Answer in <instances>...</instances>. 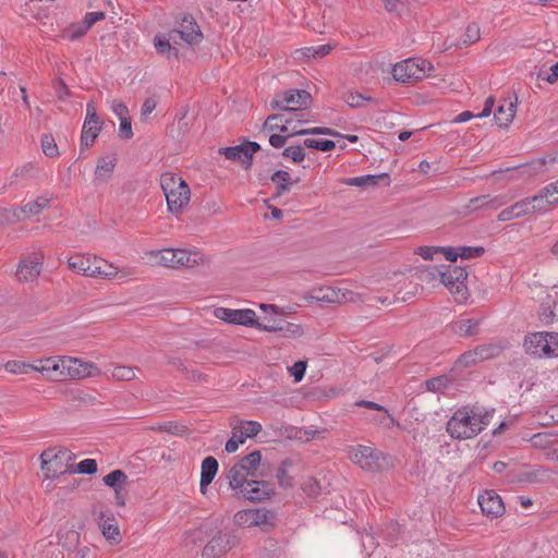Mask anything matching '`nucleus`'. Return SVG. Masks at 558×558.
Wrapping results in <instances>:
<instances>
[{"instance_id":"13","label":"nucleus","mask_w":558,"mask_h":558,"mask_svg":"<svg viewBox=\"0 0 558 558\" xmlns=\"http://www.w3.org/2000/svg\"><path fill=\"white\" fill-rule=\"evenodd\" d=\"M272 520L274 514L265 508L243 509L233 517L234 524L242 529L272 524Z\"/></svg>"},{"instance_id":"52","label":"nucleus","mask_w":558,"mask_h":558,"mask_svg":"<svg viewBox=\"0 0 558 558\" xmlns=\"http://www.w3.org/2000/svg\"><path fill=\"white\" fill-rule=\"evenodd\" d=\"M306 367V361H298L293 365L288 367V373L290 376L293 377L295 383H300L304 378Z\"/></svg>"},{"instance_id":"24","label":"nucleus","mask_w":558,"mask_h":558,"mask_svg":"<svg viewBox=\"0 0 558 558\" xmlns=\"http://www.w3.org/2000/svg\"><path fill=\"white\" fill-rule=\"evenodd\" d=\"M181 189L168 195L167 205L168 210L174 215L182 214L185 206H187L191 198V191L186 182L180 183Z\"/></svg>"},{"instance_id":"14","label":"nucleus","mask_w":558,"mask_h":558,"mask_svg":"<svg viewBox=\"0 0 558 558\" xmlns=\"http://www.w3.org/2000/svg\"><path fill=\"white\" fill-rule=\"evenodd\" d=\"M102 122L93 101L86 105V118L81 134V149H88L101 131Z\"/></svg>"},{"instance_id":"42","label":"nucleus","mask_w":558,"mask_h":558,"mask_svg":"<svg viewBox=\"0 0 558 558\" xmlns=\"http://www.w3.org/2000/svg\"><path fill=\"white\" fill-rule=\"evenodd\" d=\"M451 383V379L447 375L437 376L426 380V389L430 392H442L446 390Z\"/></svg>"},{"instance_id":"59","label":"nucleus","mask_w":558,"mask_h":558,"mask_svg":"<svg viewBox=\"0 0 558 558\" xmlns=\"http://www.w3.org/2000/svg\"><path fill=\"white\" fill-rule=\"evenodd\" d=\"M119 137L122 140H131L133 137L131 118L120 120Z\"/></svg>"},{"instance_id":"33","label":"nucleus","mask_w":558,"mask_h":558,"mask_svg":"<svg viewBox=\"0 0 558 558\" xmlns=\"http://www.w3.org/2000/svg\"><path fill=\"white\" fill-rule=\"evenodd\" d=\"M529 202H525V199H521L517 202L515 204L505 208L498 214V220L499 221H509L514 218H520L529 214Z\"/></svg>"},{"instance_id":"47","label":"nucleus","mask_w":558,"mask_h":558,"mask_svg":"<svg viewBox=\"0 0 558 558\" xmlns=\"http://www.w3.org/2000/svg\"><path fill=\"white\" fill-rule=\"evenodd\" d=\"M104 536L113 543L120 542V530L114 520L105 521L101 525Z\"/></svg>"},{"instance_id":"4","label":"nucleus","mask_w":558,"mask_h":558,"mask_svg":"<svg viewBox=\"0 0 558 558\" xmlns=\"http://www.w3.org/2000/svg\"><path fill=\"white\" fill-rule=\"evenodd\" d=\"M221 320L230 325L254 327L262 331L279 332L283 337L300 333L298 324L287 322L282 316H220Z\"/></svg>"},{"instance_id":"1","label":"nucleus","mask_w":558,"mask_h":558,"mask_svg":"<svg viewBox=\"0 0 558 558\" xmlns=\"http://www.w3.org/2000/svg\"><path fill=\"white\" fill-rule=\"evenodd\" d=\"M360 301H362V298L359 293L347 289L342 290L332 287H316L307 293L299 296L293 305L288 306V312H284L275 304L260 303L257 306L260 311H271L272 314H294L296 308L314 307V305L319 308H324L329 304L357 303Z\"/></svg>"},{"instance_id":"26","label":"nucleus","mask_w":558,"mask_h":558,"mask_svg":"<svg viewBox=\"0 0 558 558\" xmlns=\"http://www.w3.org/2000/svg\"><path fill=\"white\" fill-rule=\"evenodd\" d=\"M344 184L351 186L366 187L376 185H390V177L388 173L367 174L362 177L349 178L343 181Z\"/></svg>"},{"instance_id":"28","label":"nucleus","mask_w":558,"mask_h":558,"mask_svg":"<svg viewBox=\"0 0 558 558\" xmlns=\"http://www.w3.org/2000/svg\"><path fill=\"white\" fill-rule=\"evenodd\" d=\"M218 471V461L214 457H207L203 460L201 466L199 490L206 494L208 485L213 482Z\"/></svg>"},{"instance_id":"44","label":"nucleus","mask_w":558,"mask_h":558,"mask_svg":"<svg viewBox=\"0 0 558 558\" xmlns=\"http://www.w3.org/2000/svg\"><path fill=\"white\" fill-rule=\"evenodd\" d=\"M344 101L352 108H360L364 106V102H376L373 97H365L359 92H348L343 96Z\"/></svg>"},{"instance_id":"19","label":"nucleus","mask_w":558,"mask_h":558,"mask_svg":"<svg viewBox=\"0 0 558 558\" xmlns=\"http://www.w3.org/2000/svg\"><path fill=\"white\" fill-rule=\"evenodd\" d=\"M41 470L46 478L57 480L66 473H72V466L63 464L59 454L52 450H46L40 456Z\"/></svg>"},{"instance_id":"5","label":"nucleus","mask_w":558,"mask_h":558,"mask_svg":"<svg viewBox=\"0 0 558 558\" xmlns=\"http://www.w3.org/2000/svg\"><path fill=\"white\" fill-rule=\"evenodd\" d=\"M525 352L537 359L558 357V332L537 331L525 336Z\"/></svg>"},{"instance_id":"34","label":"nucleus","mask_w":558,"mask_h":558,"mask_svg":"<svg viewBox=\"0 0 558 558\" xmlns=\"http://www.w3.org/2000/svg\"><path fill=\"white\" fill-rule=\"evenodd\" d=\"M49 204V199L47 198H38L34 202L25 204L23 207L13 210V216L16 220H21L24 217H29L33 215H37L41 211V209L46 208Z\"/></svg>"},{"instance_id":"3","label":"nucleus","mask_w":558,"mask_h":558,"mask_svg":"<svg viewBox=\"0 0 558 558\" xmlns=\"http://www.w3.org/2000/svg\"><path fill=\"white\" fill-rule=\"evenodd\" d=\"M420 278L422 280H436L445 286L452 294L456 295L458 302L466 300L468 288L465 281L468 271L461 266H429L421 270Z\"/></svg>"},{"instance_id":"31","label":"nucleus","mask_w":558,"mask_h":558,"mask_svg":"<svg viewBox=\"0 0 558 558\" xmlns=\"http://www.w3.org/2000/svg\"><path fill=\"white\" fill-rule=\"evenodd\" d=\"M171 31L168 33V36L158 34L154 38V46L156 48V51L161 54L166 56L168 59H175L179 60V49L171 44Z\"/></svg>"},{"instance_id":"48","label":"nucleus","mask_w":558,"mask_h":558,"mask_svg":"<svg viewBox=\"0 0 558 558\" xmlns=\"http://www.w3.org/2000/svg\"><path fill=\"white\" fill-rule=\"evenodd\" d=\"M304 146L307 148H314L322 151H330L335 149L336 144L331 140H314V138H306L304 141Z\"/></svg>"},{"instance_id":"7","label":"nucleus","mask_w":558,"mask_h":558,"mask_svg":"<svg viewBox=\"0 0 558 558\" xmlns=\"http://www.w3.org/2000/svg\"><path fill=\"white\" fill-rule=\"evenodd\" d=\"M351 461L363 470L377 471L384 468L386 457L381 452L368 446H352L349 448Z\"/></svg>"},{"instance_id":"2","label":"nucleus","mask_w":558,"mask_h":558,"mask_svg":"<svg viewBox=\"0 0 558 558\" xmlns=\"http://www.w3.org/2000/svg\"><path fill=\"white\" fill-rule=\"evenodd\" d=\"M494 412V409L462 407L448 420L446 430L453 439L466 440L474 438L489 425Z\"/></svg>"},{"instance_id":"25","label":"nucleus","mask_w":558,"mask_h":558,"mask_svg":"<svg viewBox=\"0 0 558 558\" xmlns=\"http://www.w3.org/2000/svg\"><path fill=\"white\" fill-rule=\"evenodd\" d=\"M506 203L507 199L502 195L490 196L487 194L471 198L465 205V209L469 211H475L478 209L495 210L504 206Z\"/></svg>"},{"instance_id":"62","label":"nucleus","mask_w":558,"mask_h":558,"mask_svg":"<svg viewBox=\"0 0 558 558\" xmlns=\"http://www.w3.org/2000/svg\"><path fill=\"white\" fill-rule=\"evenodd\" d=\"M112 112L120 119L130 118L128 107L118 100H113L111 106Z\"/></svg>"},{"instance_id":"50","label":"nucleus","mask_w":558,"mask_h":558,"mask_svg":"<svg viewBox=\"0 0 558 558\" xmlns=\"http://www.w3.org/2000/svg\"><path fill=\"white\" fill-rule=\"evenodd\" d=\"M97 472V462L95 459H84L80 461L75 469L72 470V473L87 474L92 475Z\"/></svg>"},{"instance_id":"30","label":"nucleus","mask_w":558,"mask_h":558,"mask_svg":"<svg viewBox=\"0 0 558 558\" xmlns=\"http://www.w3.org/2000/svg\"><path fill=\"white\" fill-rule=\"evenodd\" d=\"M518 98L515 97L514 101L512 100H504V104H500L495 112V121L500 128H507L513 120L515 116V107H517Z\"/></svg>"},{"instance_id":"18","label":"nucleus","mask_w":558,"mask_h":558,"mask_svg":"<svg viewBox=\"0 0 558 558\" xmlns=\"http://www.w3.org/2000/svg\"><path fill=\"white\" fill-rule=\"evenodd\" d=\"M238 544V537L231 533L219 532L204 547V558H216L232 549Z\"/></svg>"},{"instance_id":"12","label":"nucleus","mask_w":558,"mask_h":558,"mask_svg":"<svg viewBox=\"0 0 558 558\" xmlns=\"http://www.w3.org/2000/svg\"><path fill=\"white\" fill-rule=\"evenodd\" d=\"M433 65L425 60L420 63L414 59H408L397 63L392 69V76L398 82H409L411 78L418 80L430 71Z\"/></svg>"},{"instance_id":"32","label":"nucleus","mask_w":558,"mask_h":558,"mask_svg":"<svg viewBox=\"0 0 558 558\" xmlns=\"http://www.w3.org/2000/svg\"><path fill=\"white\" fill-rule=\"evenodd\" d=\"M481 320L474 316L452 323V330L459 336H473L480 329Z\"/></svg>"},{"instance_id":"27","label":"nucleus","mask_w":558,"mask_h":558,"mask_svg":"<svg viewBox=\"0 0 558 558\" xmlns=\"http://www.w3.org/2000/svg\"><path fill=\"white\" fill-rule=\"evenodd\" d=\"M102 482L106 486L114 489L118 505L123 506L124 499L121 497V493L128 483L126 474L121 470H113L104 476Z\"/></svg>"},{"instance_id":"38","label":"nucleus","mask_w":558,"mask_h":558,"mask_svg":"<svg viewBox=\"0 0 558 558\" xmlns=\"http://www.w3.org/2000/svg\"><path fill=\"white\" fill-rule=\"evenodd\" d=\"M185 182L182 178L177 177L174 173H163L160 178V185L167 197L171 193L175 192L177 189H181L180 183Z\"/></svg>"},{"instance_id":"60","label":"nucleus","mask_w":558,"mask_h":558,"mask_svg":"<svg viewBox=\"0 0 558 558\" xmlns=\"http://www.w3.org/2000/svg\"><path fill=\"white\" fill-rule=\"evenodd\" d=\"M106 17V14L101 11L98 12H87L83 19V23L85 24V28L89 29L95 23L102 21Z\"/></svg>"},{"instance_id":"11","label":"nucleus","mask_w":558,"mask_h":558,"mask_svg":"<svg viewBox=\"0 0 558 558\" xmlns=\"http://www.w3.org/2000/svg\"><path fill=\"white\" fill-rule=\"evenodd\" d=\"M102 263V259L90 255H74L68 260L70 269L77 274H82L87 277L112 279L113 272L99 271V265Z\"/></svg>"},{"instance_id":"10","label":"nucleus","mask_w":558,"mask_h":558,"mask_svg":"<svg viewBox=\"0 0 558 558\" xmlns=\"http://www.w3.org/2000/svg\"><path fill=\"white\" fill-rule=\"evenodd\" d=\"M178 24L177 28L171 29V38L174 45L178 44L179 39L191 46L198 45L203 40V33L191 14H183Z\"/></svg>"},{"instance_id":"40","label":"nucleus","mask_w":558,"mask_h":558,"mask_svg":"<svg viewBox=\"0 0 558 558\" xmlns=\"http://www.w3.org/2000/svg\"><path fill=\"white\" fill-rule=\"evenodd\" d=\"M40 145L46 157L56 158L59 156V148L52 134H43Z\"/></svg>"},{"instance_id":"61","label":"nucleus","mask_w":558,"mask_h":558,"mask_svg":"<svg viewBox=\"0 0 558 558\" xmlns=\"http://www.w3.org/2000/svg\"><path fill=\"white\" fill-rule=\"evenodd\" d=\"M440 248L441 246H418L415 250V253L422 258L429 260L433 259L434 254L440 253Z\"/></svg>"},{"instance_id":"29","label":"nucleus","mask_w":558,"mask_h":558,"mask_svg":"<svg viewBox=\"0 0 558 558\" xmlns=\"http://www.w3.org/2000/svg\"><path fill=\"white\" fill-rule=\"evenodd\" d=\"M556 161H558L557 154H548L547 156H544L538 159H534L524 165L514 167L513 169L521 171L522 175L532 177V175H535L536 173L543 171L544 167L548 162H556Z\"/></svg>"},{"instance_id":"57","label":"nucleus","mask_w":558,"mask_h":558,"mask_svg":"<svg viewBox=\"0 0 558 558\" xmlns=\"http://www.w3.org/2000/svg\"><path fill=\"white\" fill-rule=\"evenodd\" d=\"M478 39H480L478 25L475 23L468 25V27L465 29L464 38H463V44L471 45V44H474L475 41H477Z\"/></svg>"},{"instance_id":"49","label":"nucleus","mask_w":558,"mask_h":558,"mask_svg":"<svg viewBox=\"0 0 558 558\" xmlns=\"http://www.w3.org/2000/svg\"><path fill=\"white\" fill-rule=\"evenodd\" d=\"M85 24L82 22L80 23H73L71 24L65 31L63 37L68 38L69 40H76L81 37H83L88 29L84 27Z\"/></svg>"},{"instance_id":"64","label":"nucleus","mask_w":558,"mask_h":558,"mask_svg":"<svg viewBox=\"0 0 558 558\" xmlns=\"http://www.w3.org/2000/svg\"><path fill=\"white\" fill-rule=\"evenodd\" d=\"M303 489L304 492L311 496V497H314L317 495L318 490H319V485L318 483L313 480V478H310L303 486Z\"/></svg>"},{"instance_id":"20","label":"nucleus","mask_w":558,"mask_h":558,"mask_svg":"<svg viewBox=\"0 0 558 558\" xmlns=\"http://www.w3.org/2000/svg\"><path fill=\"white\" fill-rule=\"evenodd\" d=\"M69 359V356H49L45 359H37L36 363H40V366H37L35 364V367H33V371L39 372L44 375H49L50 373L53 374V377H51L54 380H64L65 379V367L66 363L65 360Z\"/></svg>"},{"instance_id":"35","label":"nucleus","mask_w":558,"mask_h":558,"mask_svg":"<svg viewBox=\"0 0 558 558\" xmlns=\"http://www.w3.org/2000/svg\"><path fill=\"white\" fill-rule=\"evenodd\" d=\"M262 454L258 450L252 451L243 457L235 465L248 476H254L260 464Z\"/></svg>"},{"instance_id":"41","label":"nucleus","mask_w":558,"mask_h":558,"mask_svg":"<svg viewBox=\"0 0 558 558\" xmlns=\"http://www.w3.org/2000/svg\"><path fill=\"white\" fill-rule=\"evenodd\" d=\"M116 167V159L101 157L98 159L95 175L99 178H109Z\"/></svg>"},{"instance_id":"15","label":"nucleus","mask_w":558,"mask_h":558,"mask_svg":"<svg viewBox=\"0 0 558 558\" xmlns=\"http://www.w3.org/2000/svg\"><path fill=\"white\" fill-rule=\"evenodd\" d=\"M262 430V425L256 421H242L232 428V435L226 442V451L233 453L239 446L244 444L247 438L255 437Z\"/></svg>"},{"instance_id":"51","label":"nucleus","mask_w":558,"mask_h":558,"mask_svg":"<svg viewBox=\"0 0 558 558\" xmlns=\"http://www.w3.org/2000/svg\"><path fill=\"white\" fill-rule=\"evenodd\" d=\"M290 119H286L283 114L275 113L267 117L264 122V129L268 131L278 130L282 123L289 124Z\"/></svg>"},{"instance_id":"16","label":"nucleus","mask_w":558,"mask_h":558,"mask_svg":"<svg viewBox=\"0 0 558 558\" xmlns=\"http://www.w3.org/2000/svg\"><path fill=\"white\" fill-rule=\"evenodd\" d=\"M65 362H68L65 379H84L101 375L100 368L93 362L72 356H69Z\"/></svg>"},{"instance_id":"63","label":"nucleus","mask_w":558,"mask_h":558,"mask_svg":"<svg viewBox=\"0 0 558 558\" xmlns=\"http://www.w3.org/2000/svg\"><path fill=\"white\" fill-rule=\"evenodd\" d=\"M290 179V173L286 170H277L270 178L271 182L275 184L289 183Z\"/></svg>"},{"instance_id":"17","label":"nucleus","mask_w":558,"mask_h":558,"mask_svg":"<svg viewBox=\"0 0 558 558\" xmlns=\"http://www.w3.org/2000/svg\"><path fill=\"white\" fill-rule=\"evenodd\" d=\"M500 352L501 347L496 343L480 345L474 350H470L461 354L457 361V366L469 367L485 360L496 357L500 354Z\"/></svg>"},{"instance_id":"39","label":"nucleus","mask_w":558,"mask_h":558,"mask_svg":"<svg viewBox=\"0 0 558 558\" xmlns=\"http://www.w3.org/2000/svg\"><path fill=\"white\" fill-rule=\"evenodd\" d=\"M35 364H28L25 361L12 360L3 364V368L14 375H26L33 371Z\"/></svg>"},{"instance_id":"58","label":"nucleus","mask_w":558,"mask_h":558,"mask_svg":"<svg viewBox=\"0 0 558 558\" xmlns=\"http://www.w3.org/2000/svg\"><path fill=\"white\" fill-rule=\"evenodd\" d=\"M157 106V99L155 97H148L144 100L141 109V120L147 121L149 114L155 110Z\"/></svg>"},{"instance_id":"21","label":"nucleus","mask_w":558,"mask_h":558,"mask_svg":"<svg viewBox=\"0 0 558 558\" xmlns=\"http://www.w3.org/2000/svg\"><path fill=\"white\" fill-rule=\"evenodd\" d=\"M41 272V257L33 255L20 262L15 276L19 282H32Z\"/></svg>"},{"instance_id":"46","label":"nucleus","mask_w":558,"mask_h":558,"mask_svg":"<svg viewBox=\"0 0 558 558\" xmlns=\"http://www.w3.org/2000/svg\"><path fill=\"white\" fill-rule=\"evenodd\" d=\"M530 441H531L532 447L544 450V453L548 449L554 448L550 446L551 445V435L548 433L535 434L530 438Z\"/></svg>"},{"instance_id":"43","label":"nucleus","mask_w":558,"mask_h":558,"mask_svg":"<svg viewBox=\"0 0 558 558\" xmlns=\"http://www.w3.org/2000/svg\"><path fill=\"white\" fill-rule=\"evenodd\" d=\"M110 376L114 380L130 381L135 379L136 374L134 368L125 365H118L111 369Z\"/></svg>"},{"instance_id":"55","label":"nucleus","mask_w":558,"mask_h":558,"mask_svg":"<svg viewBox=\"0 0 558 558\" xmlns=\"http://www.w3.org/2000/svg\"><path fill=\"white\" fill-rule=\"evenodd\" d=\"M282 156L291 158L294 162H301L305 158V151L302 146H289L282 151Z\"/></svg>"},{"instance_id":"54","label":"nucleus","mask_w":558,"mask_h":558,"mask_svg":"<svg viewBox=\"0 0 558 558\" xmlns=\"http://www.w3.org/2000/svg\"><path fill=\"white\" fill-rule=\"evenodd\" d=\"M459 257L463 259H471L480 257L484 254L485 250L482 246H459Z\"/></svg>"},{"instance_id":"45","label":"nucleus","mask_w":558,"mask_h":558,"mask_svg":"<svg viewBox=\"0 0 558 558\" xmlns=\"http://www.w3.org/2000/svg\"><path fill=\"white\" fill-rule=\"evenodd\" d=\"M202 310L211 311V314H256L254 308L243 307V308H226L221 306H217L215 304L205 305Z\"/></svg>"},{"instance_id":"56","label":"nucleus","mask_w":558,"mask_h":558,"mask_svg":"<svg viewBox=\"0 0 558 558\" xmlns=\"http://www.w3.org/2000/svg\"><path fill=\"white\" fill-rule=\"evenodd\" d=\"M357 407H362V408H367V409H372V410H376V411H383L387 418L389 420V425H398L397 421L395 417H392L387 409H385L383 405L376 403V402H373V401H367V400H360L355 403Z\"/></svg>"},{"instance_id":"6","label":"nucleus","mask_w":558,"mask_h":558,"mask_svg":"<svg viewBox=\"0 0 558 558\" xmlns=\"http://www.w3.org/2000/svg\"><path fill=\"white\" fill-rule=\"evenodd\" d=\"M312 104V95L304 89H290L278 93L270 101L272 110L300 111Z\"/></svg>"},{"instance_id":"53","label":"nucleus","mask_w":558,"mask_h":558,"mask_svg":"<svg viewBox=\"0 0 558 558\" xmlns=\"http://www.w3.org/2000/svg\"><path fill=\"white\" fill-rule=\"evenodd\" d=\"M290 461L286 460L281 463L278 473L277 478L278 483L281 487H291L293 485L292 477L289 475L287 468L290 465Z\"/></svg>"},{"instance_id":"37","label":"nucleus","mask_w":558,"mask_h":558,"mask_svg":"<svg viewBox=\"0 0 558 558\" xmlns=\"http://www.w3.org/2000/svg\"><path fill=\"white\" fill-rule=\"evenodd\" d=\"M227 477L230 487L236 492L241 490L245 486V484L250 482L247 481V477L250 476L246 475L244 471H241L239 466L235 464L230 469Z\"/></svg>"},{"instance_id":"22","label":"nucleus","mask_w":558,"mask_h":558,"mask_svg":"<svg viewBox=\"0 0 558 558\" xmlns=\"http://www.w3.org/2000/svg\"><path fill=\"white\" fill-rule=\"evenodd\" d=\"M272 486L265 481H250L238 492L242 497L252 501H263L272 495Z\"/></svg>"},{"instance_id":"9","label":"nucleus","mask_w":558,"mask_h":558,"mask_svg":"<svg viewBox=\"0 0 558 558\" xmlns=\"http://www.w3.org/2000/svg\"><path fill=\"white\" fill-rule=\"evenodd\" d=\"M259 150L258 143L245 141L240 145L219 148L218 154L229 160L239 161L243 169L248 170L252 168L254 155Z\"/></svg>"},{"instance_id":"23","label":"nucleus","mask_w":558,"mask_h":558,"mask_svg":"<svg viewBox=\"0 0 558 558\" xmlns=\"http://www.w3.org/2000/svg\"><path fill=\"white\" fill-rule=\"evenodd\" d=\"M478 505L483 513L493 518L500 517L505 511L500 496L492 490H487L478 496Z\"/></svg>"},{"instance_id":"36","label":"nucleus","mask_w":558,"mask_h":558,"mask_svg":"<svg viewBox=\"0 0 558 558\" xmlns=\"http://www.w3.org/2000/svg\"><path fill=\"white\" fill-rule=\"evenodd\" d=\"M525 202H529V214L546 211L550 206L558 205V198H554V202H548L539 194V192L531 197H525Z\"/></svg>"},{"instance_id":"8","label":"nucleus","mask_w":558,"mask_h":558,"mask_svg":"<svg viewBox=\"0 0 558 558\" xmlns=\"http://www.w3.org/2000/svg\"><path fill=\"white\" fill-rule=\"evenodd\" d=\"M157 263L165 267H194L202 259L199 253L186 250H161L155 254Z\"/></svg>"}]
</instances>
